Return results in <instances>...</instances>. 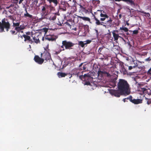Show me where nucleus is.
<instances>
[{
  "label": "nucleus",
  "mask_w": 151,
  "mask_h": 151,
  "mask_svg": "<svg viewBox=\"0 0 151 151\" xmlns=\"http://www.w3.org/2000/svg\"><path fill=\"white\" fill-rule=\"evenodd\" d=\"M117 87L121 93L129 94L127 93V91L129 88V85L127 81L120 79L117 84Z\"/></svg>",
  "instance_id": "nucleus-1"
},
{
  "label": "nucleus",
  "mask_w": 151,
  "mask_h": 151,
  "mask_svg": "<svg viewBox=\"0 0 151 151\" xmlns=\"http://www.w3.org/2000/svg\"><path fill=\"white\" fill-rule=\"evenodd\" d=\"M107 18L105 17H101L100 19V20L101 21V22L95 16H94V19L95 21V24L97 25H103L104 27H106V25L105 24H108V26L111 27V22H112V20H111L110 18V19L107 21L105 23L103 22L102 21H104Z\"/></svg>",
  "instance_id": "nucleus-2"
},
{
  "label": "nucleus",
  "mask_w": 151,
  "mask_h": 151,
  "mask_svg": "<svg viewBox=\"0 0 151 151\" xmlns=\"http://www.w3.org/2000/svg\"><path fill=\"white\" fill-rule=\"evenodd\" d=\"M74 45L71 42L65 40L62 41V45L61 46V47L63 49L62 50L63 51H64L65 49L70 50L73 49L72 47Z\"/></svg>",
  "instance_id": "nucleus-3"
},
{
  "label": "nucleus",
  "mask_w": 151,
  "mask_h": 151,
  "mask_svg": "<svg viewBox=\"0 0 151 151\" xmlns=\"http://www.w3.org/2000/svg\"><path fill=\"white\" fill-rule=\"evenodd\" d=\"M45 51L43 53H41V57H42L46 61L49 60L50 59L52 60L50 53L45 49Z\"/></svg>",
  "instance_id": "nucleus-4"
},
{
  "label": "nucleus",
  "mask_w": 151,
  "mask_h": 151,
  "mask_svg": "<svg viewBox=\"0 0 151 151\" xmlns=\"http://www.w3.org/2000/svg\"><path fill=\"white\" fill-rule=\"evenodd\" d=\"M49 8V6L46 4L42 6L41 7V14L45 16L47 15L48 14Z\"/></svg>",
  "instance_id": "nucleus-5"
},
{
  "label": "nucleus",
  "mask_w": 151,
  "mask_h": 151,
  "mask_svg": "<svg viewBox=\"0 0 151 151\" xmlns=\"http://www.w3.org/2000/svg\"><path fill=\"white\" fill-rule=\"evenodd\" d=\"M59 7L60 9H62L63 11H65L66 10V7L69 6V4L66 2L63 1H61L60 3L58 2Z\"/></svg>",
  "instance_id": "nucleus-6"
},
{
  "label": "nucleus",
  "mask_w": 151,
  "mask_h": 151,
  "mask_svg": "<svg viewBox=\"0 0 151 151\" xmlns=\"http://www.w3.org/2000/svg\"><path fill=\"white\" fill-rule=\"evenodd\" d=\"M1 21L2 22V27H3L1 30L4 31V28H5L6 29V31H8L10 28V24L9 22L8 21H6L5 19H3Z\"/></svg>",
  "instance_id": "nucleus-7"
},
{
  "label": "nucleus",
  "mask_w": 151,
  "mask_h": 151,
  "mask_svg": "<svg viewBox=\"0 0 151 151\" xmlns=\"http://www.w3.org/2000/svg\"><path fill=\"white\" fill-rule=\"evenodd\" d=\"M132 98H133L132 96H130L129 97L127 98V99H129L130 102L135 104H141L142 103V99H132Z\"/></svg>",
  "instance_id": "nucleus-8"
},
{
  "label": "nucleus",
  "mask_w": 151,
  "mask_h": 151,
  "mask_svg": "<svg viewBox=\"0 0 151 151\" xmlns=\"http://www.w3.org/2000/svg\"><path fill=\"white\" fill-rule=\"evenodd\" d=\"M57 38V37L56 36L52 35H46L45 37V39L49 41H55Z\"/></svg>",
  "instance_id": "nucleus-9"
},
{
  "label": "nucleus",
  "mask_w": 151,
  "mask_h": 151,
  "mask_svg": "<svg viewBox=\"0 0 151 151\" xmlns=\"http://www.w3.org/2000/svg\"><path fill=\"white\" fill-rule=\"evenodd\" d=\"M35 62L39 64H42L44 62V59L41 58L38 55H35L34 58Z\"/></svg>",
  "instance_id": "nucleus-10"
},
{
  "label": "nucleus",
  "mask_w": 151,
  "mask_h": 151,
  "mask_svg": "<svg viewBox=\"0 0 151 151\" xmlns=\"http://www.w3.org/2000/svg\"><path fill=\"white\" fill-rule=\"evenodd\" d=\"M110 92L112 95L117 97H119L120 94L122 93L118 89V90H112L110 91Z\"/></svg>",
  "instance_id": "nucleus-11"
},
{
  "label": "nucleus",
  "mask_w": 151,
  "mask_h": 151,
  "mask_svg": "<svg viewBox=\"0 0 151 151\" xmlns=\"http://www.w3.org/2000/svg\"><path fill=\"white\" fill-rule=\"evenodd\" d=\"M107 74V76L109 77L110 76V74L106 71L104 70H103L102 71L99 70L98 72V76H103V74Z\"/></svg>",
  "instance_id": "nucleus-12"
},
{
  "label": "nucleus",
  "mask_w": 151,
  "mask_h": 151,
  "mask_svg": "<svg viewBox=\"0 0 151 151\" xmlns=\"http://www.w3.org/2000/svg\"><path fill=\"white\" fill-rule=\"evenodd\" d=\"M22 36L24 38V41H28V42L30 44H32L33 42V41L31 39V37L28 35H23Z\"/></svg>",
  "instance_id": "nucleus-13"
},
{
  "label": "nucleus",
  "mask_w": 151,
  "mask_h": 151,
  "mask_svg": "<svg viewBox=\"0 0 151 151\" xmlns=\"http://www.w3.org/2000/svg\"><path fill=\"white\" fill-rule=\"evenodd\" d=\"M48 2L49 4H51L52 3H53L55 6L58 5V2L57 0H46Z\"/></svg>",
  "instance_id": "nucleus-14"
},
{
  "label": "nucleus",
  "mask_w": 151,
  "mask_h": 151,
  "mask_svg": "<svg viewBox=\"0 0 151 151\" xmlns=\"http://www.w3.org/2000/svg\"><path fill=\"white\" fill-rule=\"evenodd\" d=\"M90 75L89 74H85L83 76H79V77L80 78H81L82 77H83V78H84L85 80L87 79L88 80V79L91 78L90 76Z\"/></svg>",
  "instance_id": "nucleus-15"
},
{
  "label": "nucleus",
  "mask_w": 151,
  "mask_h": 151,
  "mask_svg": "<svg viewBox=\"0 0 151 151\" xmlns=\"http://www.w3.org/2000/svg\"><path fill=\"white\" fill-rule=\"evenodd\" d=\"M24 29V27L23 26L20 25V26H18V27H16L15 28V29L18 32H19L20 31H22Z\"/></svg>",
  "instance_id": "nucleus-16"
},
{
  "label": "nucleus",
  "mask_w": 151,
  "mask_h": 151,
  "mask_svg": "<svg viewBox=\"0 0 151 151\" xmlns=\"http://www.w3.org/2000/svg\"><path fill=\"white\" fill-rule=\"evenodd\" d=\"M114 31H115L112 32L113 37L114 39V40H118L119 38L120 37V36L118 34H116L114 32Z\"/></svg>",
  "instance_id": "nucleus-17"
},
{
  "label": "nucleus",
  "mask_w": 151,
  "mask_h": 151,
  "mask_svg": "<svg viewBox=\"0 0 151 151\" xmlns=\"http://www.w3.org/2000/svg\"><path fill=\"white\" fill-rule=\"evenodd\" d=\"M67 74L64 73L59 72L58 73L57 75L59 78H62L65 77L67 76Z\"/></svg>",
  "instance_id": "nucleus-18"
},
{
  "label": "nucleus",
  "mask_w": 151,
  "mask_h": 151,
  "mask_svg": "<svg viewBox=\"0 0 151 151\" xmlns=\"http://www.w3.org/2000/svg\"><path fill=\"white\" fill-rule=\"evenodd\" d=\"M58 13H56L53 14L52 15H51L49 19L50 20H54L56 19V15H57Z\"/></svg>",
  "instance_id": "nucleus-19"
},
{
  "label": "nucleus",
  "mask_w": 151,
  "mask_h": 151,
  "mask_svg": "<svg viewBox=\"0 0 151 151\" xmlns=\"http://www.w3.org/2000/svg\"><path fill=\"white\" fill-rule=\"evenodd\" d=\"M79 17L80 19H82L83 20L85 21H88L89 22H90V19L88 17L79 16Z\"/></svg>",
  "instance_id": "nucleus-20"
},
{
  "label": "nucleus",
  "mask_w": 151,
  "mask_h": 151,
  "mask_svg": "<svg viewBox=\"0 0 151 151\" xmlns=\"http://www.w3.org/2000/svg\"><path fill=\"white\" fill-rule=\"evenodd\" d=\"M38 36L39 35H37L36 37L35 36L33 37V40L36 43H37L40 42L39 38L38 37Z\"/></svg>",
  "instance_id": "nucleus-21"
},
{
  "label": "nucleus",
  "mask_w": 151,
  "mask_h": 151,
  "mask_svg": "<svg viewBox=\"0 0 151 151\" xmlns=\"http://www.w3.org/2000/svg\"><path fill=\"white\" fill-rule=\"evenodd\" d=\"M26 12V13H25L24 15V16L25 17H28L31 19H33V16L32 15L30 14L27 13V12Z\"/></svg>",
  "instance_id": "nucleus-22"
},
{
  "label": "nucleus",
  "mask_w": 151,
  "mask_h": 151,
  "mask_svg": "<svg viewBox=\"0 0 151 151\" xmlns=\"http://www.w3.org/2000/svg\"><path fill=\"white\" fill-rule=\"evenodd\" d=\"M100 16L101 17L109 18V16H108L106 13L103 14L101 13L100 14Z\"/></svg>",
  "instance_id": "nucleus-23"
},
{
  "label": "nucleus",
  "mask_w": 151,
  "mask_h": 151,
  "mask_svg": "<svg viewBox=\"0 0 151 151\" xmlns=\"http://www.w3.org/2000/svg\"><path fill=\"white\" fill-rule=\"evenodd\" d=\"M120 29L121 30H123L124 32H127L129 31L128 29L125 27H120Z\"/></svg>",
  "instance_id": "nucleus-24"
},
{
  "label": "nucleus",
  "mask_w": 151,
  "mask_h": 151,
  "mask_svg": "<svg viewBox=\"0 0 151 151\" xmlns=\"http://www.w3.org/2000/svg\"><path fill=\"white\" fill-rule=\"evenodd\" d=\"M78 44L82 47H83L86 45L85 43H84L82 41H79Z\"/></svg>",
  "instance_id": "nucleus-25"
},
{
  "label": "nucleus",
  "mask_w": 151,
  "mask_h": 151,
  "mask_svg": "<svg viewBox=\"0 0 151 151\" xmlns=\"http://www.w3.org/2000/svg\"><path fill=\"white\" fill-rule=\"evenodd\" d=\"M122 1L126 2H128L130 3L131 5L134 4V2L132 0H122Z\"/></svg>",
  "instance_id": "nucleus-26"
},
{
  "label": "nucleus",
  "mask_w": 151,
  "mask_h": 151,
  "mask_svg": "<svg viewBox=\"0 0 151 151\" xmlns=\"http://www.w3.org/2000/svg\"><path fill=\"white\" fill-rule=\"evenodd\" d=\"M139 12L140 13H143L145 14H146L147 15V17H150V14L149 13H146V12H144V11H139Z\"/></svg>",
  "instance_id": "nucleus-27"
},
{
  "label": "nucleus",
  "mask_w": 151,
  "mask_h": 151,
  "mask_svg": "<svg viewBox=\"0 0 151 151\" xmlns=\"http://www.w3.org/2000/svg\"><path fill=\"white\" fill-rule=\"evenodd\" d=\"M49 6L50 10L51 11L52 10H55V7L51 4H50V5H49Z\"/></svg>",
  "instance_id": "nucleus-28"
},
{
  "label": "nucleus",
  "mask_w": 151,
  "mask_h": 151,
  "mask_svg": "<svg viewBox=\"0 0 151 151\" xmlns=\"http://www.w3.org/2000/svg\"><path fill=\"white\" fill-rule=\"evenodd\" d=\"M19 24L20 23L19 22H17L16 23L13 22V26L14 27H18V26H19Z\"/></svg>",
  "instance_id": "nucleus-29"
},
{
  "label": "nucleus",
  "mask_w": 151,
  "mask_h": 151,
  "mask_svg": "<svg viewBox=\"0 0 151 151\" xmlns=\"http://www.w3.org/2000/svg\"><path fill=\"white\" fill-rule=\"evenodd\" d=\"M145 61L149 62L150 61H151V57H148L145 60Z\"/></svg>",
  "instance_id": "nucleus-30"
},
{
  "label": "nucleus",
  "mask_w": 151,
  "mask_h": 151,
  "mask_svg": "<svg viewBox=\"0 0 151 151\" xmlns=\"http://www.w3.org/2000/svg\"><path fill=\"white\" fill-rule=\"evenodd\" d=\"M133 34L136 35L138 33V31L137 30H134L132 31Z\"/></svg>",
  "instance_id": "nucleus-31"
},
{
  "label": "nucleus",
  "mask_w": 151,
  "mask_h": 151,
  "mask_svg": "<svg viewBox=\"0 0 151 151\" xmlns=\"http://www.w3.org/2000/svg\"><path fill=\"white\" fill-rule=\"evenodd\" d=\"M103 49V48L100 47L98 50V52L100 54H102L101 53V50Z\"/></svg>",
  "instance_id": "nucleus-32"
},
{
  "label": "nucleus",
  "mask_w": 151,
  "mask_h": 151,
  "mask_svg": "<svg viewBox=\"0 0 151 151\" xmlns=\"http://www.w3.org/2000/svg\"><path fill=\"white\" fill-rule=\"evenodd\" d=\"M91 40H87L86 42V43H85V44L86 45L87 44H89L91 42Z\"/></svg>",
  "instance_id": "nucleus-33"
},
{
  "label": "nucleus",
  "mask_w": 151,
  "mask_h": 151,
  "mask_svg": "<svg viewBox=\"0 0 151 151\" xmlns=\"http://www.w3.org/2000/svg\"><path fill=\"white\" fill-rule=\"evenodd\" d=\"M80 6V9L83 11V10H85V8L82 5H79Z\"/></svg>",
  "instance_id": "nucleus-34"
},
{
  "label": "nucleus",
  "mask_w": 151,
  "mask_h": 151,
  "mask_svg": "<svg viewBox=\"0 0 151 151\" xmlns=\"http://www.w3.org/2000/svg\"><path fill=\"white\" fill-rule=\"evenodd\" d=\"M146 89L145 88H141V89H139V91L141 90L143 92H144L146 90Z\"/></svg>",
  "instance_id": "nucleus-35"
},
{
  "label": "nucleus",
  "mask_w": 151,
  "mask_h": 151,
  "mask_svg": "<svg viewBox=\"0 0 151 151\" xmlns=\"http://www.w3.org/2000/svg\"><path fill=\"white\" fill-rule=\"evenodd\" d=\"M122 71H123V73L124 74H126L127 73V72L126 71V70L124 68H122Z\"/></svg>",
  "instance_id": "nucleus-36"
},
{
  "label": "nucleus",
  "mask_w": 151,
  "mask_h": 151,
  "mask_svg": "<svg viewBox=\"0 0 151 151\" xmlns=\"http://www.w3.org/2000/svg\"><path fill=\"white\" fill-rule=\"evenodd\" d=\"M10 32L12 34L16 35L17 33H15L16 32L14 30H11Z\"/></svg>",
  "instance_id": "nucleus-37"
},
{
  "label": "nucleus",
  "mask_w": 151,
  "mask_h": 151,
  "mask_svg": "<svg viewBox=\"0 0 151 151\" xmlns=\"http://www.w3.org/2000/svg\"><path fill=\"white\" fill-rule=\"evenodd\" d=\"M147 104L148 105H149V104H151V100H150V99L148 100L147 101Z\"/></svg>",
  "instance_id": "nucleus-38"
},
{
  "label": "nucleus",
  "mask_w": 151,
  "mask_h": 151,
  "mask_svg": "<svg viewBox=\"0 0 151 151\" xmlns=\"http://www.w3.org/2000/svg\"><path fill=\"white\" fill-rule=\"evenodd\" d=\"M43 29L44 32H45V33H46L48 31V29L46 28H43Z\"/></svg>",
  "instance_id": "nucleus-39"
},
{
  "label": "nucleus",
  "mask_w": 151,
  "mask_h": 151,
  "mask_svg": "<svg viewBox=\"0 0 151 151\" xmlns=\"http://www.w3.org/2000/svg\"><path fill=\"white\" fill-rule=\"evenodd\" d=\"M2 22L1 23L0 22V29L1 30L3 28L2 27Z\"/></svg>",
  "instance_id": "nucleus-40"
},
{
  "label": "nucleus",
  "mask_w": 151,
  "mask_h": 151,
  "mask_svg": "<svg viewBox=\"0 0 151 151\" xmlns=\"http://www.w3.org/2000/svg\"><path fill=\"white\" fill-rule=\"evenodd\" d=\"M85 84L87 85H91V83L89 82H86L85 83Z\"/></svg>",
  "instance_id": "nucleus-41"
},
{
  "label": "nucleus",
  "mask_w": 151,
  "mask_h": 151,
  "mask_svg": "<svg viewBox=\"0 0 151 151\" xmlns=\"http://www.w3.org/2000/svg\"><path fill=\"white\" fill-rule=\"evenodd\" d=\"M23 7L24 8H25V11H26V12H27V8H26L25 5H24L23 6Z\"/></svg>",
  "instance_id": "nucleus-42"
},
{
  "label": "nucleus",
  "mask_w": 151,
  "mask_h": 151,
  "mask_svg": "<svg viewBox=\"0 0 151 151\" xmlns=\"http://www.w3.org/2000/svg\"><path fill=\"white\" fill-rule=\"evenodd\" d=\"M26 34L27 35H30V32H26Z\"/></svg>",
  "instance_id": "nucleus-43"
},
{
  "label": "nucleus",
  "mask_w": 151,
  "mask_h": 151,
  "mask_svg": "<svg viewBox=\"0 0 151 151\" xmlns=\"http://www.w3.org/2000/svg\"><path fill=\"white\" fill-rule=\"evenodd\" d=\"M133 68V67L132 66H129V70H131Z\"/></svg>",
  "instance_id": "nucleus-44"
},
{
  "label": "nucleus",
  "mask_w": 151,
  "mask_h": 151,
  "mask_svg": "<svg viewBox=\"0 0 151 151\" xmlns=\"http://www.w3.org/2000/svg\"><path fill=\"white\" fill-rule=\"evenodd\" d=\"M99 12H100V13H102L103 14H105V13H106L105 12H104L103 10H101V11H99Z\"/></svg>",
  "instance_id": "nucleus-45"
},
{
  "label": "nucleus",
  "mask_w": 151,
  "mask_h": 151,
  "mask_svg": "<svg viewBox=\"0 0 151 151\" xmlns=\"http://www.w3.org/2000/svg\"><path fill=\"white\" fill-rule=\"evenodd\" d=\"M82 11H83V12H84L86 13H87L88 12V10L86 9H85V10H83Z\"/></svg>",
  "instance_id": "nucleus-46"
},
{
  "label": "nucleus",
  "mask_w": 151,
  "mask_h": 151,
  "mask_svg": "<svg viewBox=\"0 0 151 151\" xmlns=\"http://www.w3.org/2000/svg\"><path fill=\"white\" fill-rule=\"evenodd\" d=\"M24 0H19V4H21L22 2V1H23Z\"/></svg>",
  "instance_id": "nucleus-47"
},
{
  "label": "nucleus",
  "mask_w": 151,
  "mask_h": 151,
  "mask_svg": "<svg viewBox=\"0 0 151 151\" xmlns=\"http://www.w3.org/2000/svg\"><path fill=\"white\" fill-rule=\"evenodd\" d=\"M14 5L13 4H11L10 6H9V7H14Z\"/></svg>",
  "instance_id": "nucleus-48"
},
{
  "label": "nucleus",
  "mask_w": 151,
  "mask_h": 151,
  "mask_svg": "<svg viewBox=\"0 0 151 151\" xmlns=\"http://www.w3.org/2000/svg\"><path fill=\"white\" fill-rule=\"evenodd\" d=\"M137 66V65H134V66H132L133 68H135Z\"/></svg>",
  "instance_id": "nucleus-49"
},
{
  "label": "nucleus",
  "mask_w": 151,
  "mask_h": 151,
  "mask_svg": "<svg viewBox=\"0 0 151 151\" xmlns=\"http://www.w3.org/2000/svg\"><path fill=\"white\" fill-rule=\"evenodd\" d=\"M83 69H83V70H85L86 68V67L85 66H83Z\"/></svg>",
  "instance_id": "nucleus-50"
},
{
  "label": "nucleus",
  "mask_w": 151,
  "mask_h": 151,
  "mask_svg": "<svg viewBox=\"0 0 151 151\" xmlns=\"http://www.w3.org/2000/svg\"><path fill=\"white\" fill-rule=\"evenodd\" d=\"M119 19H121L122 17V15L121 14H119Z\"/></svg>",
  "instance_id": "nucleus-51"
},
{
  "label": "nucleus",
  "mask_w": 151,
  "mask_h": 151,
  "mask_svg": "<svg viewBox=\"0 0 151 151\" xmlns=\"http://www.w3.org/2000/svg\"><path fill=\"white\" fill-rule=\"evenodd\" d=\"M127 99V98H125V99H123V101H124L125 102H126V100Z\"/></svg>",
  "instance_id": "nucleus-52"
},
{
  "label": "nucleus",
  "mask_w": 151,
  "mask_h": 151,
  "mask_svg": "<svg viewBox=\"0 0 151 151\" xmlns=\"http://www.w3.org/2000/svg\"><path fill=\"white\" fill-rule=\"evenodd\" d=\"M10 8V7H9V6H8L6 7V9H9Z\"/></svg>",
  "instance_id": "nucleus-53"
},
{
  "label": "nucleus",
  "mask_w": 151,
  "mask_h": 151,
  "mask_svg": "<svg viewBox=\"0 0 151 151\" xmlns=\"http://www.w3.org/2000/svg\"><path fill=\"white\" fill-rule=\"evenodd\" d=\"M115 1H122V0H115Z\"/></svg>",
  "instance_id": "nucleus-54"
},
{
  "label": "nucleus",
  "mask_w": 151,
  "mask_h": 151,
  "mask_svg": "<svg viewBox=\"0 0 151 151\" xmlns=\"http://www.w3.org/2000/svg\"><path fill=\"white\" fill-rule=\"evenodd\" d=\"M82 65H83V63H81V64L80 65H79V67H81V66H82Z\"/></svg>",
  "instance_id": "nucleus-55"
},
{
  "label": "nucleus",
  "mask_w": 151,
  "mask_h": 151,
  "mask_svg": "<svg viewBox=\"0 0 151 151\" xmlns=\"http://www.w3.org/2000/svg\"><path fill=\"white\" fill-rule=\"evenodd\" d=\"M126 24L128 26H129V24L127 22H126Z\"/></svg>",
  "instance_id": "nucleus-56"
},
{
  "label": "nucleus",
  "mask_w": 151,
  "mask_h": 151,
  "mask_svg": "<svg viewBox=\"0 0 151 151\" xmlns=\"http://www.w3.org/2000/svg\"><path fill=\"white\" fill-rule=\"evenodd\" d=\"M17 3H18V2H17V1H16V2H14V3L16 4H17Z\"/></svg>",
  "instance_id": "nucleus-57"
},
{
  "label": "nucleus",
  "mask_w": 151,
  "mask_h": 151,
  "mask_svg": "<svg viewBox=\"0 0 151 151\" xmlns=\"http://www.w3.org/2000/svg\"><path fill=\"white\" fill-rule=\"evenodd\" d=\"M42 41H44V37H42Z\"/></svg>",
  "instance_id": "nucleus-58"
},
{
  "label": "nucleus",
  "mask_w": 151,
  "mask_h": 151,
  "mask_svg": "<svg viewBox=\"0 0 151 151\" xmlns=\"http://www.w3.org/2000/svg\"><path fill=\"white\" fill-rule=\"evenodd\" d=\"M145 54H144V55H147V52H145Z\"/></svg>",
  "instance_id": "nucleus-59"
},
{
  "label": "nucleus",
  "mask_w": 151,
  "mask_h": 151,
  "mask_svg": "<svg viewBox=\"0 0 151 151\" xmlns=\"http://www.w3.org/2000/svg\"><path fill=\"white\" fill-rule=\"evenodd\" d=\"M14 1H17V2H18L19 0H14Z\"/></svg>",
  "instance_id": "nucleus-60"
},
{
  "label": "nucleus",
  "mask_w": 151,
  "mask_h": 151,
  "mask_svg": "<svg viewBox=\"0 0 151 151\" xmlns=\"http://www.w3.org/2000/svg\"><path fill=\"white\" fill-rule=\"evenodd\" d=\"M72 77V75H71L69 77V78H71V77Z\"/></svg>",
  "instance_id": "nucleus-61"
},
{
  "label": "nucleus",
  "mask_w": 151,
  "mask_h": 151,
  "mask_svg": "<svg viewBox=\"0 0 151 151\" xmlns=\"http://www.w3.org/2000/svg\"><path fill=\"white\" fill-rule=\"evenodd\" d=\"M126 34L127 35H129V34L128 33V32Z\"/></svg>",
  "instance_id": "nucleus-62"
},
{
  "label": "nucleus",
  "mask_w": 151,
  "mask_h": 151,
  "mask_svg": "<svg viewBox=\"0 0 151 151\" xmlns=\"http://www.w3.org/2000/svg\"><path fill=\"white\" fill-rule=\"evenodd\" d=\"M129 32H132V31H131V30H129Z\"/></svg>",
  "instance_id": "nucleus-63"
},
{
  "label": "nucleus",
  "mask_w": 151,
  "mask_h": 151,
  "mask_svg": "<svg viewBox=\"0 0 151 151\" xmlns=\"http://www.w3.org/2000/svg\"><path fill=\"white\" fill-rule=\"evenodd\" d=\"M96 32H98V30H96Z\"/></svg>",
  "instance_id": "nucleus-64"
}]
</instances>
